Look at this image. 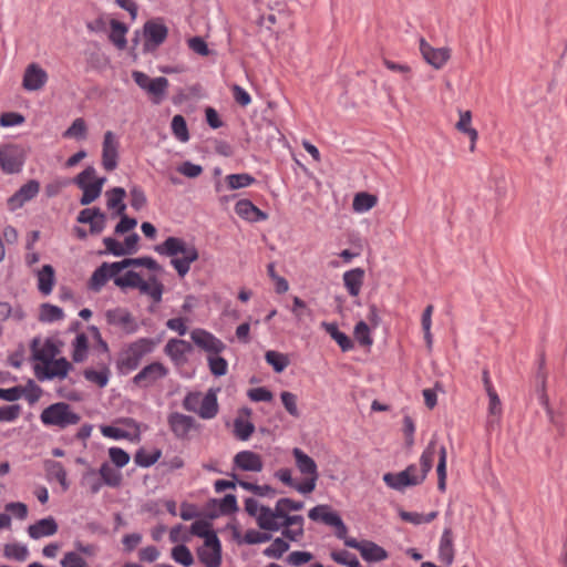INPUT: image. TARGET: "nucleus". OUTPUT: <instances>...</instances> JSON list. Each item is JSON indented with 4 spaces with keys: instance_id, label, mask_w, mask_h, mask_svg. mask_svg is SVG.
<instances>
[{
    "instance_id": "6e6552de",
    "label": "nucleus",
    "mask_w": 567,
    "mask_h": 567,
    "mask_svg": "<svg viewBox=\"0 0 567 567\" xmlns=\"http://www.w3.org/2000/svg\"><path fill=\"white\" fill-rule=\"evenodd\" d=\"M143 35V50L153 52L167 39L168 28L162 18H154L144 23Z\"/></svg>"
},
{
    "instance_id": "4c0bfd02",
    "label": "nucleus",
    "mask_w": 567,
    "mask_h": 567,
    "mask_svg": "<svg viewBox=\"0 0 567 567\" xmlns=\"http://www.w3.org/2000/svg\"><path fill=\"white\" fill-rule=\"evenodd\" d=\"M72 359L74 362H83L87 357L89 339L84 333H79L73 343Z\"/></svg>"
},
{
    "instance_id": "2eb2a0df",
    "label": "nucleus",
    "mask_w": 567,
    "mask_h": 567,
    "mask_svg": "<svg viewBox=\"0 0 567 567\" xmlns=\"http://www.w3.org/2000/svg\"><path fill=\"white\" fill-rule=\"evenodd\" d=\"M168 374V369L161 362H153L144 367L134 378L133 382L142 388H148Z\"/></svg>"
},
{
    "instance_id": "69168bd1",
    "label": "nucleus",
    "mask_w": 567,
    "mask_h": 567,
    "mask_svg": "<svg viewBox=\"0 0 567 567\" xmlns=\"http://www.w3.org/2000/svg\"><path fill=\"white\" fill-rule=\"evenodd\" d=\"M109 456L112 461V463L116 467H124L130 462V455L127 452H125L123 449L120 447H110L109 449Z\"/></svg>"
},
{
    "instance_id": "0e129e2a",
    "label": "nucleus",
    "mask_w": 567,
    "mask_h": 567,
    "mask_svg": "<svg viewBox=\"0 0 567 567\" xmlns=\"http://www.w3.org/2000/svg\"><path fill=\"white\" fill-rule=\"evenodd\" d=\"M130 197H131V206L135 210H141L142 208L145 207V205L147 203L146 195H145L144 190L137 185H134L131 187Z\"/></svg>"
},
{
    "instance_id": "c85d7f7f",
    "label": "nucleus",
    "mask_w": 567,
    "mask_h": 567,
    "mask_svg": "<svg viewBox=\"0 0 567 567\" xmlns=\"http://www.w3.org/2000/svg\"><path fill=\"white\" fill-rule=\"evenodd\" d=\"M302 508V502L293 501L291 498H280L277 501L276 506L274 507L275 520L279 522V519L291 517L292 515H289V512H297Z\"/></svg>"
},
{
    "instance_id": "473e14b6",
    "label": "nucleus",
    "mask_w": 567,
    "mask_h": 567,
    "mask_svg": "<svg viewBox=\"0 0 567 567\" xmlns=\"http://www.w3.org/2000/svg\"><path fill=\"white\" fill-rule=\"evenodd\" d=\"M168 80L164 76H158L152 80L151 84L146 89L148 95L152 96V101L155 104H159L167 91Z\"/></svg>"
},
{
    "instance_id": "a878e982",
    "label": "nucleus",
    "mask_w": 567,
    "mask_h": 567,
    "mask_svg": "<svg viewBox=\"0 0 567 567\" xmlns=\"http://www.w3.org/2000/svg\"><path fill=\"white\" fill-rule=\"evenodd\" d=\"M364 270L362 268H354L343 274V284L348 292L357 297L360 293L363 285Z\"/></svg>"
},
{
    "instance_id": "5701e85b",
    "label": "nucleus",
    "mask_w": 567,
    "mask_h": 567,
    "mask_svg": "<svg viewBox=\"0 0 567 567\" xmlns=\"http://www.w3.org/2000/svg\"><path fill=\"white\" fill-rule=\"evenodd\" d=\"M458 121L455 124V128L467 135L470 138V151L474 152L476 142L478 138V132L472 126V113L471 111H458Z\"/></svg>"
},
{
    "instance_id": "f3484780",
    "label": "nucleus",
    "mask_w": 567,
    "mask_h": 567,
    "mask_svg": "<svg viewBox=\"0 0 567 567\" xmlns=\"http://www.w3.org/2000/svg\"><path fill=\"white\" fill-rule=\"evenodd\" d=\"M171 431L177 439H186L192 430L197 427L196 420L179 412H172L167 416Z\"/></svg>"
},
{
    "instance_id": "774afa93",
    "label": "nucleus",
    "mask_w": 567,
    "mask_h": 567,
    "mask_svg": "<svg viewBox=\"0 0 567 567\" xmlns=\"http://www.w3.org/2000/svg\"><path fill=\"white\" fill-rule=\"evenodd\" d=\"M21 414L19 404L4 405L0 408V422H12Z\"/></svg>"
},
{
    "instance_id": "72a5a7b5",
    "label": "nucleus",
    "mask_w": 567,
    "mask_h": 567,
    "mask_svg": "<svg viewBox=\"0 0 567 567\" xmlns=\"http://www.w3.org/2000/svg\"><path fill=\"white\" fill-rule=\"evenodd\" d=\"M378 203V197L375 195L361 192L354 195L352 202V209L355 213H365L372 209Z\"/></svg>"
},
{
    "instance_id": "a18cd8bd",
    "label": "nucleus",
    "mask_w": 567,
    "mask_h": 567,
    "mask_svg": "<svg viewBox=\"0 0 567 567\" xmlns=\"http://www.w3.org/2000/svg\"><path fill=\"white\" fill-rule=\"evenodd\" d=\"M63 310L50 303H43L40 308L39 319L43 322H53L63 319Z\"/></svg>"
},
{
    "instance_id": "052dcab7",
    "label": "nucleus",
    "mask_w": 567,
    "mask_h": 567,
    "mask_svg": "<svg viewBox=\"0 0 567 567\" xmlns=\"http://www.w3.org/2000/svg\"><path fill=\"white\" fill-rule=\"evenodd\" d=\"M82 190L80 204L90 205L101 196V190L92 183L91 185L78 186Z\"/></svg>"
},
{
    "instance_id": "7ed1b4c3",
    "label": "nucleus",
    "mask_w": 567,
    "mask_h": 567,
    "mask_svg": "<svg viewBox=\"0 0 567 567\" xmlns=\"http://www.w3.org/2000/svg\"><path fill=\"white\" fill-rule=\"evenodd\" d=\"M156 251L172 257L171 264L181 278H184L190 269V264L198 259V251L193 244L178 237H168Z\"/></svg>"
},
{
    "instance_id": "3c124183",
    "label": "nucleus",
    "mask_w": 567,
    "mask_h": 567,
    "mask_svg": "<svg viewBox=\"0 0 567 567\" xmlns=\"http://www.w3.org/2000/svg\"><path fill=\"white\" fill-rule=\"evenodd\" d=\"M172 131L175 137L181 142L189 140L188 128L185 118L182 115H175L172 120Z\"/></svg>"
},
{
    "instance_id": "de8ad7c7",
    "label": "nucleus",
    "mask_w": 567,
    "mask_h": 567,
    "mask_svg": "<svg viewBox=\"0 0 567 567\" xmlns=\"http://www.w3.org/2000/svg\"><path fill=\"white\" fill-rule=\"evenodd\" d=\"M439 463H437V467H436V473H437V488L441 491V492H444L445 488H446V455H447V452H446V449L445 446H441L439 449Z\"/></svg>"
},
{
    "instance_id": "6e6d98bb",
    "label": "nucleus",
    "mask_w": 567,
    "mask_h": 567,
    "mask_svg": "<svg viewBox=\"0 0 567 567\" xmlns=\"http://www.w3.org/2000/svg\"><path fill=\"white\" fill-rule=\"evenodd\" d=\"M281 402L286 409V411L292 416V417H299L300 411L298 409L297 402L298 398L295 393L289 391H284L280 394Z\"/></svg>"
},
{
    "instance_id": "5fc2aeb1",
    "label": "nucleus",
    "mask_w": 567,
    "mask_h": 567,
    "mask_svg": "<svg viewBox=\"0 0 567 567\" xmlns=\"http://www.w3.org/2000/svg\"><path fill=\"white\" fill-rule=\"evenodd\" d=\"M64 137L83 140L86 136V124L82 117L75 118L71 126L63 133Z\"/></svg>"
},
{
    "instance_id": "f8f14e48",
    "label": "nucleus",
    "mask_w": 567,
    "mask_h": 567,
    "mask_svg": "<svg viewBox=\"0 0 567 567\" xmlns=\"http://www.w3.org/2000/svg\"><path fill=\"white\" fill-rule=\"evenodd\" d=\"M109 324L120 328L126 334H133L138 330V323L131 312L124 308L110 309L105 312Z\"/></svg>"
},
{
    "instance_id": "a211bd4d",
    "label": "nucleus",
    "mask_w": 567,
    "mask_h": 567,
    "mask_svg": "<svg viewBox=\"0 0 567 567\" xmlns=\"http://www.w3.org/2000/svg\"><path fill=\"white\" fill-rule=\"evenodd\" d=\"M118 158V142L112 131H107L104 134L103 146H102V165L111 172L117 166Z\"/></svg>"
},
{
    "instance_id": "393cba45",
    "label": "nucleus",
    "mask_w": 567,
    "mask_h": 567,
    "mask_svg": "<svg viewBox=\"0 0 567 567\" xmlns=\"http://www.w3.org/2000/svg\"><path fill=\"white\" fill-rule=\"evenodd\" d=\"M37 358L47 363L45 375L49 379H53V378L63 379L66 377V374L71 368L70 362L66 361L64 358H61V359H58V360H54L51 362H48V357L44 355L43 353H37Z\"/></svg>"
},
{
    "instance_id": "e2e57ef3",
    "label": "nucleus",
    "mask_w": 567,
    "mask_h": 567,
    "mask_svg": "<svg viewBox=\"0 0 567 567\" xmlns=\"http://www.w3.org/2000/svg\"><path fill=\"white\" fill-rule=\"evenodd\" d=\"M60 565L61 567H90L85 559L75 551H66Z\"/></svg>"
},
{
    "instance_id": "ea45409f",
    "label": "nucleus",
    "mask_w": 567,
    "mask_h": 567,
    "mask_svg": "<svg viewBox=\"0 0 567 567\" xmlns=\"http://www.w3.org/2000/svg\"><path fill=\"white\" fill-rule=\"evenodd\" d=\"M127 32V28L124 23L112 20L111 21V33L110 40L118 48L124 49L126 47V38L125 34Z\"/></svg>"
},
{
    "instance_id": "6ab92c4d",
    "label": "nucleus",
    "mask_w": 567,
    "mask_h": 567,
    "mask_svg": "<svg viewBox=\"0 0 567 567\" xmlns=\"http://www.w3.org/2000/svg\"><path fill=\"white\" fill-rule=\"evenodd\" d=\"M278 530L282 529V536L291 542H298L303 537V523L305 519L301 515H293L286 519L276 522Z\"/></svg>"
},
{
    "instance_id": "0eeeda50",
    "label": "nucleus",
    "mask_w": 567,
    "mask_h": 567,
    "mask_svg": "<svg viewBox=\"0 0 567 567\" xmlns=\"http://www.w3.org/2000/svg\"><path fill=\"white\" fill-rule=\"evenodd\" d=\"M40 419L43 424L58 426L60 429L78 424L81 420L80 415L65 402H58L45 408Z\"/></svg>"
},
{
    "instance_id": "79ce46f5",
    "label": "nucleus",
    "mask_w": 567,
    "mask_h": 567,
    "mask_svg": "<svg viewBox=\"0 0 567 567\" xmlns=\"http://www.w3.org/2000/svg\"><path fill=\"white\" fill-rule=\"evenodd\" d=\"M225 182L229 189H239L250 186L256 179L247 173H241L227 175Z\"/></svg>"
},
{
    "instance_id": "c756f323",
    "label": "nucleus",
    "mask_w": 567,
    "mask_h": 567,
    "mask_svg": "<svg viewBox=\"0 0 567 567\" xmlns=\"http://www.w3.org/2000/svg\"><path fill=\"white\" fill-rule=\"evenodd\" d=\"M189 351H192L190 343L182 339H171L165 346V353L175 362L182 361Z\"/></svg>"
},
{
    "instance_id": "9b49d317",
    "label": "nucleus",
    "mask_w": 567,
    "mask_h": 567,
    "mask_svg": "<svg viewBox=\"0 0 567 567\" xmlns=\"http://www.w3.org/2000/svg\"><path fill=\"white\" fill-rule=\"evenodd\" d=\"M198 558L205 567H219L221 564V546L218 537L212 535L205 539L197 550Z\"/></svg>"
},
{
    "instance_id": "dca6fc26",
    "label": "nucleus",
    "mask_w": 567,
    "mask_h": 567,
    "mask_svg": "<svg viewBox=\"0 0 567 567\" xmlns=\"http://www.w3.org/2000/svg\"><path fill=\"white\" fill-rule=\"evenodd\" d=\"M49 75L38 63L29 64L23 74L22 87L27 91H40L44 87Z\"/></svg>"
},
{
    "instance_id": "b1692460",
    "label": "nucleus",
    "mask_w": 567,
    "mask_h": 567,
    "mask_svg": "<svg viewBox=\"0 0 567 567\" xmlns=\"http://www.w3.org/2000/svg\"><path fill=\"white\" fill-rule=\"evenodd\" d=\"M235 212L241 218L248 221L266 220L268 215L260 210L248 199H241L235 205Z\"/></svg>"
},
{
    "instance_id": "bf43d9fd",
    "label": "nucleus",
    "mask_w": 567,
    "mask_h": 567,
    "mask_svg": "<svg viewBox=\"0 0 567 567\" xmlns=\"http://www.w3.org/2000/svg\"><path fill=\"white\" fill-rule=\"evenodd\" d=\"M354 337L361 346L370 347L373 343L370 336V328L364 321H359L355 324Z\"/></svg>"
},
{
    "instance_id": "37998d69",
    "label": "nucleus",
    "mask_w": 567,
    "mask_h": 567,
    "mask_svg": "<svg viewBox=\"0 0 567 567\" xmlns=\"http://www.w3.org/2000/svg\"><path fill=\"white\" fill-rule=\"evenodd\" d=\"M104 484L116 487L121 484L122 474L109 463H103L99 471Z\"/></svg>"
},
{
    "instance_id": "aec40b11",
    "label": "nucleus",
    "mask_w": 567,
    "mask_h": 567,
    "mask_svg": "<svg viewBox=\"0 0 567 567\" xmlns=\"http://www.w3.org/2000/svg\"><path fill=\"white\" fill-rule=\"evenodd\" d=\"M234 468L246 472H261L264 463L261 456L252 451L238 452L233 460Z\"/></svg>"
},
{
    "instance_id": "a19ab883",
    "label": "nucleus",
    "mask_w": 567,
    "mask_h": 567,
    "mask_svg": "<svg viewBox=\"0 0 567 567\" xmlns=\"http://www.w3.org/2000/svg\"><path fill=\"white\" fill-rule=\"evenodd\" d=\"M265 360L277 373L282 372L290 363L287 354L275 350L267 351L265 354Z\"/></svg>"
},
{
    "instance_id": "4d7b16f0",
    "label": "nucleus",
    "mask_w": 567,
    "mask_h": 567,
    "mask_svg": "<svg viewBox=\"0 0 567 567\" xmlns=\"http://www.w3.org/2000/svg\"><path fill=\"white\" fill-rule=\"evenodd\" d=\"M141 276L135 271H126L124 275L116 277L114 279V284L124 289V288H136L140 286Z\"/></svg>"
},
{
    "instance_id": "ddd939ff",
    "label": "nucleus",
    "mask_w": 567,
    "mask_h": 567,
    "mask_svg": "<svg viewBox=\"0 0 567 567\" xmlns=\"http://www.w3.org/2000/svg\"><path fill=\"white\" fill-rule=\"evenodd\" d=\"M192 341L202 350L210 354H219L226 349V344L213 333L196 328L190 332Z\"/></svg>"
},
{
    "instance_id": "4468645a",
    "label": "nucleus",
    "mask_w": 567,
    "mask_h": 567,
    "mask_svg": "<svg viewBox=\"0 0 567 567\" xmlns=\"http://www.w3.org/2000/svg\"><path fill=\"white\" fill-rule=\"evenodd\" d=\"M420 52L425 62L435 70H441L451 59L450 48H433L424 39L420 40Z\"/></svg>"
},
{
    "instance_id": "c03bdc74",
    "label": "nucleus",
    "mask_w": 567,
    "mask_h": 567,
    "mask_svg": "<svg viewBox=\"0 0 567 567\" xmlns=\"http://www.w3.org/2000/svg\"><path fill=\"white\" fill-rule=\"evenodd\" d=\"M3 554L9 559L24 561L29 556V550L25 545L13 543V544H7L4 546Z\"/></svg>"
},
{
    "instance_id": "e433bc0d",
    "label": "nucleus",
    "mask_w": 567,
    "mask_h": 567,
    "mask_svg": "<svg viewBox=\"0 0 567 567\" xmlns=\"http://www.w3.org/2000/svg\"><path fill=\"white\" fill-rule=\"evenodd\" d=\"M291 312L295 316L296 322L301 324L306 319H313V311L307 303L299 297H293Z\"/></svg>"
},
{
    "instance_id": "1a4fd4ad",
    "label": "nucleus",
    "mask_w": 567,
    "mask_h": 567,
    "mask_svg": "<svg viewBox=\"0 0 567 567\" xmlns=\"http://www.w3.org/2000/svg\"><path fill=\"white\" fill-rule=\"evenodd\" d=\"M245 509L250 516L256 518L257 525L260 529L278 532L274 508L260 505L255 498H247L245 501Z\"/></svg>"
},
{
    "instance_id": "f03ea898",
    "label": "nucleus",
    "mask_w": 567,
    "mask_h": 567,
    "mask_svg": "<svg viewBox=\"0 0 567 567\" xmlns=\"http://www.w3.org/2000/svg\"><path fill=\"white\" fill-rule=\"evenodd\" d=\"M436 435H434L420 457L421 470H417L416 465L411 464L399 473H385L383 482L395 491H403L406 487L420 485L432 468L436 453Z\"/></svg>"
},
{
    "instance_id": "20e7f679",
    "label": "nucleus",
    "mask_w": 567,
    "mask_h": 567,
    "mask_svg": "<svg viewBox=\"0 0 567 567\" xmlns=\"http://www.w3.org/2000/svg\"><path fill=\"white\" fill-rule=\"evenodd\" d=\"M217 392V389H209L204 395L200 392H189L183 400V408L198 414L203 420H212L219 410Z\"/></svg>"
},
{
    "instance_id": "c9c22d12",
    "label": "nucleus",
    "mask_w": 567,
    "mask_h": 567,
    "mask_svg": "<svg viewBox=\"0 0 567 567\" xmlns=\"http://www.w3.org/2000/svg\"><path fill=\"white\" fill-rule=\"evenodd\" d=\"M54 284V269L50 265H44L38 274V288L43 295L52 291Z\"/></svg>"
},
{
    "instance_id": "423d86ee",
    "label": "nucleus",
    "mask_w": 567,
    "mask_h": 567,
    "mask_svg": "<svg viewBox=\"0 0 567 567\" xmlns=\"http://www.w3.org/2000/svg\"><path fill=\"white\" fill-rule=\"evenodd\" d=\"M292 455L298 471L303 476L302 482L296 485V491L300 494H309L315 491L319 478L317 464L313 458L307 455L299 447H295L292 450Z\"/></svg>"
},
{
    "instance_id": "8fccbe9b",
    "label": "nucleus",
    "mask_w": 567,
    "mask_h": 567,
    "mask_svg": "<svg viewBox=\"0 0 567 567\" xmlns=\"http://www.w3.org/2000/svg\"><path fill=\"white\" fill-rule=\"evenodd\" d=\"M162 455L161 450H155L153 453H147L145 450H138L134 455V461L138 466L150 467L155 464Z\"/></svg>"
},
{
    "instance_id": "bb28decb",
    "label": "nucleus",
    "mask_w": 567,
    "mask_h": 567,
    "mask_svg": "<svg viewBox=\"0 0 567 567\" xmlns=\"http://www.w3.org/2000/svg\"><path fill=\"white\" fill-rule=\"evenodd\" d=\"M105 196L107 208L114 209L115 215H123L126 209V205L124 204L126 196L125 189L123 187H113L105 193Z\"/></svg>"
},
{
    "instance_id": "7c9ffc66",
    "label": "nucleus",
    "mask_w": 567,
    "mask_h": 567,
    "mask_svg": "<svg viewBox=\"0 0 567 567\" xmlns=\"http://www.w3.org/2000/svg\"><path fill=\"white\" fill-rule=\"evenodd\" d=\"M439 557L441 561L445 563L447 566H450L453 563L454 546L452 530L450 528H445L442 534L439 547Z\"/></svg>"
},
{
    "instance_id": "680f3d73",
    "label": "nucleus",
    "mask_w": 567,
    "mask_h": 567,
    "mask_svg": "<svg viewBox=\"0 0 567 567\" xmlns=\"http://www.w3.org/2000/svg\"><path fill=\"white\" fill-rule=\"evenodd\" d=\"M234 426L236 436L243 441L248 440L255 431V426L251 422L241 419H236Z\"/></svg>"
},
{
    "instance_id": "338daca9",
    "label": "nucleus",
    "mask_w": 567,
    "mask_h": 567,
    "mask_svg": "<svg viewBox=\"0 0 567 567\" xmlns=\"http://www.w3.org/2000/svg\"><path fill=\"white\" fill-rule=\"evenodd\" d=\"M188 48L200 56L210 54V50L202 37H193L187 40Z\"/></svg>"
},
{
    "instance_id": "412c9836",
    "label": "nucleus",
    "mask_w": 567,
    "mask_h": 567,
    "mask_svg": "<svg viewBox=\"0 0 567 567\" xmlns=\"http://www.w3.org/2000/svg\"><path fill=\"white\" fill-rule=\"evenodd\" d=\"M39 190L40 184L33 179L29 181L27 184L22 185L14 195H12L9 198L8 204L10 208L14 210L22 207L24 203L35 197Z\"/></svg>"
},
{
    "instance_id": "58836bf2",
    "label": "nucleus",
    "mask_w": 567,
    "mask_h": 567,
    "mask_svg": "<svg viewBox=\"0 0 567 567\" xmlns=\"http://www.w3.org/2000/svg\"><path fill=\"white\" fill-rule=\"evenodd\" d=\"M172 559L183 567H190L194 564L192 551L184 544L176 545L171 550Z\"/></svg>"
},
{
    "instance_id": "13d9d810",
    "label": "nucleus",
    "mask_w": 567,
    "mask_h": 567,
    "mask_svg": "<svg viewBox=\"0 0 567 567\" xmlns=\"http://www.w3.org/2000/svg\"><path fill=\"white\" fill-rule=\"evenodd\" d=\"M126 268L128 267H141L144 266L148 268L150 270L158 271L161 270L159 265L151 257H141V258H127L123 259Z\"/></svg>"
},
{
    "instance_id": "9d476101",
    "label": "nucleus",
    "mask_w": 567,
    "mask_h": 567,
    "mask_svg": "<svg viewBox=\"0 0 567 567\" xmlns=\"http://www.w3.org/2000/svg\"><path fill=\"white\" fill-rule=\"evenodd\" d=\"M24 162L23 148L19 145L8 144L0 146V165L8 173H17L21 169Z\"/></svg>"
},
{
    "instance_id": "4be33fe9",
    "label": "nucleus",
    "mask_w": 567,
    "mask_h": 567,
    "mask_svg": "<svg viewBox=\"0 0 567 567\" xmlns=\"http://www.w3.org/2000/svg\"><path fill=\"white\" fill-rule=\"evenodd\" d=\"M59 526L53 517L42 518L28 527V534L33 539L56 534Z\"/></svg>"
},
{
    "instance_id": "39448f33",
    "label": "nucleus",
    "mask_w": 567,
    "mask_h": 567,
    "mask_svg": "<svg viewBox=\"0 0 567 567\" xmlns=\"http://www.w3.org/2000/svg\"><path fill=\"white\" fill-rule=\"evenodd\" d=\"M155 342L148 338H141L124 347L117 359V368L121 372L127 373L135 370L141 360L153 351Z\"/></svg>"
},
{
    "instance_id": "49530a36",
    "label": "nucleus",
    "mask_w": 567,
    "mask_h": 567,
    "mask_svg": "<svg viewBox=\"0 0 567 567\" xmlns=\"http://www.w3.org/2000/svg\"><path fill=\"white\" fill-rule=\"evenodd\" d=\"M91 332L93 333V337L96 341V347L94 348V351L100 357L99 361H105L111 362V355H110V349L107 343L103 340L99 329L94 326L90 327Z\"/></svg>"
},
{
    "instance_id": "864d4df0",
    "label": "nucleus",
    "mask_w": 567,
    "mask_h": 567,
    "mask_svg": "<svg viewBox=\"0 0 567 567\" xmlns=\"http://www.w3.org/2000/svg\"><path fill=\"white\" fill-rule=\"evenodd\" d=\"M207 361L213 375L223 377L227 373L228 363L224 358L218 354H210L208 355Z\"/></svg>"
},
{
    "instance_id": "f704fd0d",
    "label": "nucleus",
    "mask_w": 567,
    "mask_h": 567,
    "mask_svg": "<svg viewBox=\"0 0 567 567\" xmlns=\"http://www.w3.org/2000/svg\"><path fill=\"white\" fill-rule=\"evenodd\" d=\"M322 327L339 344L342 351H349L353 348L351 339L346 333L341 332L336 323L322 322Z\"/></svg>"
},
{
    "instance_id": "cd10ccee",
    "label": "nucleus",
    "mask_w": 567,
    "mask_h": 567,
    "mask_svg": "<svg viewBox=\"0 0 567 567\" xmlns=\"http://www.w3.org/2000/svg\"><path fill=\"white\" fill-rule=\"evenodd\" d=\"M109 364H110V362L99 361L97 362L99 370L86 369L84 371V378L87 381L97 384L100 388H104L109 383V379H110V374H111Z\"/></svg>"
},
{
    "instance_id": "f257e3e1",
    "label": "nucleus",
    "mask_w": 567,
    "mask_h": 567,
    "mask_svg": "<svg viewBox=\"0 0 567 567\" xmlns=\"http://www.w3.org/2000/svg\"><path fill=\"white\" fill-rule=\"evenodd\" d=\"M308 517L315 522H322L336 529V536L343 540L344 545L358 549L362 558L367 561H381L388 558L384 548L370 540L358 542L355 538L348 537V527L337 512L331 511L329 505H317L308 513Z\"/></svg>"
},
{
    "instance_id": "09e8293b",
    "label": "nucleus",
    "mask_w": 567,
    "mask_h": 567,
    "mask_svg": "<svg viewBox=\"0 0 567 567\" xmlns=\"http://www.w3.org/2000/svg\"><path fill=\"white\" fill-rule=\"evenodd\" d=\"M289 549V544L277 537L274 542L264 549V555L268 558L279 559Z\"/></svg>"
},
{
    "instance_id": "603ef678",
    "label": "nucleus",
    "mask_w": 567,
    "mask_h": 567,
    "mask_svg": "<svg viewBox=\"0 0 567 567\" xmlns=\"http://www.w3.org/2000/svg\"><path fill=\"white\" fill-rule=\"evenodd\" d=\"M330 557L334 563L347 567H361L358 558L347 550L331 551Z\"/></svg>"
},
{
    "instance_id": "2f4dec72",
    "label": "nucleus",
    "mask_w": 567,
    "mask_h": 567,
    "mask_svg": "<svg viewBox=\"0 0 567 567\" xmlns=\"http://www.w3.org/2000/svg\"><path fill=\"white\" fill-rule=\"evenodd\" d=\"M140 282L136 289H138L141 293L150 296L155 302L161 301L163 285L155 277H151L148 281L141 278Z\"/></svg>"
}]
</instances>
